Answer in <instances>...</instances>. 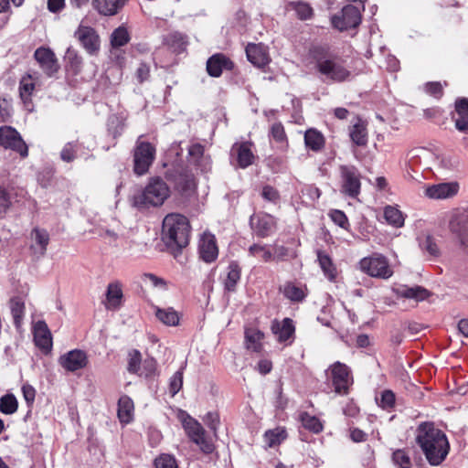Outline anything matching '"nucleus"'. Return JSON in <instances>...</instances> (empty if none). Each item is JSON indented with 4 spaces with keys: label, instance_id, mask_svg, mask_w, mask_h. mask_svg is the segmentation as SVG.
I'll return each instance as SVG.
<instances>
[{
    "label": "nucleus",
    "instance_id": "nucleus-22",
    "mask_svg": "<svg viewBox=\"0 0 468 468\" xmlns=\"http://www.w3.org/2000/svg\"><path fill=\"white\" fill-rule=\"evenodd\" d=\"M232 68L233 62L221 53L211 56L207 61V71L211 77L218 78L224 69L230 70Z\"/></svg>",
    "mask_w": 468,
    "mask_h": 468
},
{
    "label": "nucleus",
    "instance_id": "nucleus-21",
    "mask_svg": "<svg viewBox=\"0 0 468 468\" xmlns=\"http://www.w3.org/2000/svg\"><path fill=\"white\" fill-rule=\"evenodd\" d=\"M75 36L90 54H93L99 49V37L93 28L80 27L75 32Z\"/></svg>",
    "mask_w": 468,
    "mask_h": 468
},
{
    "label": "nucleus",
    "instance_id": "nucleus-57",
    "mask_svg": "<svg viewBox=\"0 0 468 468\" xmlns=\"http://www.w3.org/2000/svg\"><path fill=\"white\" fill-rule=\"evenodd\" d=\"M140 363H141V354L137 350H133L130 353V358L128 363V371L131 373H137L140 376L144 374V372H140Z\"/></svg>",
    "mask_w": 468,
    "mask_h": 468
},
{
    "label": "nucleus",
    "instance_id": "nucleus-53",
    "mask_svg": "<svg viewBox=\"0 0 468 468\" xmlns=\"http://www.w3.org/2000/svg\"><path fill=\"white\" fill-rule=\"evenodd\" d=\"M183 386V368L177 370L170 378L169 392L175 396Z\"/></svg>",
    "mask_w": 468,
    "mask_h": 468
},
{
    "label": "nucleus",
    "instance_id": "nucleus-25",
    "mask_svg": "<svg viewBox=\"0 0 468 468\" xmlns=\"http://www.w3.org/2000/svg\"><path fill=\"white\" fill-rule=\"evenodd\" d=\"M455 127L460 132H468V99L461 98L455 101V114L452 115Z\"/></svg>",
    "mask_w": 468,
    "mask_h": 468
},
{
    "label": "nucleus",
    "instance_id": "nucleus-33",
    "mask_svg": "<svg viewBox=\"0 0 468 468\" xmlns=\"http://www.w3.org/2000/svg\"><path fill=\"white\" fill-rule=\"evenodd\" d=\"M396 292L400 297L407 299H414L416 301H423L429 296V292L421 286H402L400 288H398Z\"/></svg>",
    "mask_w": 468,
    "mask_h": 468
},
{
    "label": "nucleus",
    "instance_id": "nucleus-38",
    "mask_svg": "<svg viewBox=\"0 0 468 468\" xmlns=\"http://www.w3.org/2000/svg\"><path fill=\"white\" fill-rule=\"evenodd\" d=\"M66 68L68 70L78 74L82 67V59L73 48H68L65 54Z\"/></svg>",
    "mask_w": 468,
    "mask_h": 468
},
{
    "label": "nucleus",
    "instance_id": "nucleus-42",
    "mask_svg": "<svg viewBox=\"0 0 468 468\" xmlns=\"http://www.w3.org/2000/svg\"><path fill=\"white\" fill-rule=\"evenodd\" d=\"M435 161L441 168L445 170L454 169L458 165L457 157L451 153L439 152L435 154Z\"/></svg>",
    "mask_w": 468,
    "mask_h": 468
},
{
    "label": "nucleus",
    "instance_id": "nucleus-30",
    "mask_svg": "<svg viewBox=\"0 0 468 468\" xmlns=\"http://www.w3.org/2000/svg\"><path fill=\"white\" fill-rule=\"evenodd\" d=\"M349 135L352 142L358 145L364 146L367 143V132L365 122L360 119L356 118V122L352 125L349 131Z\"/></svg>",
    "mask_w": 468,
    "mask_h": 468
},
{
    "label": "nucleus",
    "instance_id": "nucleus-32",
    "mask_svg": "<svg viewBox=\"0 0 468 468\" xmlns=\"http://www.w3.org/2000/svg\"><path fill=\"white\" fill-rule=\"evenodd\" d=\"M133 402L128 396H122L118 402V418L122 423H129L133 417Z\"/></svg>",
    "mask_w": 468,
    "mask_h": 468
},
{
    "label": "nucleus",
    "instance_id": "nucleus-24",
    "mask_svg": "<svg viewBox=\"0 0 468 468\" xmlns=\"http://www.w3.org/2000/svg\"><path fill=\"white\" fill-rule=\"evenodd\" d=\"M34 341L37 346L45 352L52 347V337L45 322L39 321L34 326Z\"/></svg>",
    "mask_w": 468,
    "mask_h": 468
},
{
    "label": "nucleus",
    "instance_id": "nucleus-35",
    "mask_svg": "<svg viewBox=\"0 0 468 468\" xmlns=\"http://www.w3.org/2000/svg\"><path fill=\"white\" fill-rule=\"evenodd\" d=\"M383 217L387 224L394 228H401L404 225L405 215L398 207H385Z\"/></svg>",
    "mask_w": 468,
    "mask_h": 468
},
{
    "label": "nucleus",
    "instance_id": "nucleus-34",
    "mask_svg": "<svg viewBox=\"0 0 468 468\" xmlns=\"http://www.w3.org/2000/svg\"><path fill=\"white\" fill-rule=\"evenodd\" d=\"M304 143L307 148L318 152L324 145V137L316 129H308L304 133Z\"/></svg>",
    "mask_w": 468,
    "mask_h": 468
},
{
    "label": "nucleus",
    "instance_id": "nucleus-4",
    "mask_svg": "<svg viewBox=\"0 0 468 468\" xmlns=\"http://www.w3.org/2000/svg\"><path fill=\"white\" fill-rule=\"evenodd\" d=\"M170 196L166 183L159 177L152 178L143 192L142 205H163Z\"/></svg>",
    "mask_w": 468,
    "mask_h": 468
},
{
    "label": "nucleus",
    "instance_id": "nucleus-19",
    "mask_svg": "<svg viewBox=\"0 0 468 468\" xmlns=\"http://www.w3.org/2000/svg\"><path fill=\"white\" fill-rule=\"evenodd\" d=\"M340 172L344 191L351 197L356 196L360 188L356 169L354 166L342 165L340 166Z\"/></svg>",
    "mask_w": 468,
    "mask_h": 468
},
{
    "label": "nucleus",
    "instance_id": "nucleus-41",
    "mask_svg": "<svg viewBox=\"0 0 468 468\" xmlns=\"http://www.w3.org/2000/svg\"><path fill=\"white\" fill-rule=\"evenodd\" d=\"M18 409V401L14 394H5L0 398V411L6 415H12Z\"/></svg>",
    "mask_w": 468,
    "mask_h": 468
},
{
    "label": "nucleus",
    "instance_id": "nucleus-3",
    "mask_svg": "<svg viewBox=\"0 0 468 468\" xmlns=\"http://www.w3.org/2000/svg\"><path fill=\"white\" fill-rule=\"evenodd\" d=\"M417 441L431 465L441 464L449 453L450 444L445 433L432 423L419 426Z\"/></svg>",
    "mask_w": 468,
    "mask_h": 468
},
{
    "label": "nucleus",
    "instance_id": "nucleus-23",
    "mask_svg": "<svg viewBox=\"0 0 468 468\" xmlns=\"http://www.w3.org/2000/svg\"><path fill=\"white\" fill-rule=\"evenodd\" d=\"M122 284L119 281L110 282L106 290L105 307L107 310H118L122 304Z\"/></svg>",
    "mask_w": 468,
    "mask_h": 468
},
{
    "label": "nucleus",
    "instance_id": "nucleus-6",
    "mask_svg": "<svg viewBox=\"0 0 468 468\" xmlns=\"http://www.w3.org/2000/svg\"><path fill=\"white\" fill-rule=\"evenodd\" d=\"M0 145L17 153L22 158L28 155V147L20 133L11 126L0 127Z\"/></svg>",
    "mask_w": 468,
    "mask_h": 468
},
{
    "label": "nucleus",
    "instance_id": "nucleus-43",
    "mask_svg": "<svg viewBox=\"0 0 468 468\" xmlns=\"http://www.w3.org/2000/svg\"><path fill=\"white\" fill-rule=\"evenodd\" d=\"M286 437L287 433L285 429L281 427L267 431L264 434L265 441L269 447L280 444Z\"/></svg>",
    "mask_w": 468,
    "mask_h": 468
},
{
    "label": "nucleus",
    "instance_id": "nucleus-36",
    "mask_svg": "<svg viewBox=\"0 0 468 468\" xmlns=\"http://www.w3.org/2000/svg\"><path fill=\"white\" fill-rule=\"evenodd\" d=\"M263 336V333L256 328L246 329L245 340L247 348L253 352H260L261 350V340Z\"/></svg>",
    "mask_w": 468,
    "mask_h": 468
},
{
    "label": "nucleus",
    "instance_id": "nucleus-17",
    "mask_svg": "<svg viewBox=\"0 0 468 468\" xmlns=\"http://www.w3.org/2000/svg\"><path fill=\"white\" fill-rule=\"evenodd\" d=\"M250 223L256 235L261 238L269 236L275 228L273 217L265 213L253 214Z\"/></svg>",
    "mask_w": 468,
    "mask_h": 468
},
{
    "label": "nucleus",
    "instance_id": "nucleus-51",
    "mask_svg": "<svg viewBox=\"0 0 468 468\" xmlns=\"http://www.w3.org/2000/svg\"><path fill=\"white\" fill-rule=\"evenodd\" d=\"M78 147V142L67 143L60 152L61 160L67 163L72 162L76 158Z\"/></svg>",
    "mask_w": 468,
    "mask_h": 468
},
{
    "label": "nucleus",
    "instance_id": "nucleus-14",
    "mask_svg": "<svg viewBox=\"0 0 468 468\" xmlns=\"http://www.w3.org/2000/svg\"><path fill=\"white\" fill-rule=\"evenodd\" d=\"M460 186L457 182H442L428 186L425 195L432 199H447L456 196Z\"/></svg>",
    "mask_w": 468,
    "mask_h": 468
},
{
    "label": "nucleus",
    "instance_id": "nucleus-28",
    "mask_svg": "<svg viewBox=\"0 0 468 468\" xmlns=\"http://www.w3.org/2000/svg\"><path fill=\"white\" fill-rule=\"evenodd\" d=\"M177 190L182 196L187 197L195 194L197 183L193 174L185 171L178 176L176 183Z\"/></svg>",
    "mask_w": 468,
    "mask_h": 468
},
{
    "label": "nucleus",
    "instance_id": "nucleus-37",
    "mask_svg": "<svg viewBox=\"0 0 468 468\" xmlns=\"http://www.w3.org/2000/svg\"><path fill=\"white\" fill-rule=\"evenodd\" d=\"M157 319L165 325L176 326L179 323V314L173 308H157L155 311Z\"/></svg>",
    "mask_w": 468,
    "mask_h": 468
},
{
    "label": "nucleus",
    "instance_id": "nucleus-7",
    "mask_svg": "<svg viewBox=\"0 0 468 468\" xmlns=\"http://www.w3.org/2000/svg\"><path fill=\"white\" fill-rule=\"evenodd\" d=\"M331 23L339 31L356 28L361 23V12L356 6L347 5L331 17Z\"/></svg>",
    "mask_w": 468,
    "mask_h": 468
},
{
    "label": "nucleus",
    "instance_id": "nucleus-62",
    "mask_svg": "<svg viewBox=\"0 0 468 468\" xmlns=\"http://www.w3.org/2000/svg\"><path fill=\"white\" fill-rule=\"evenodd\" d=\"M22 393L27 404L31 406L34 403L36 398L35 388L27 383L24 384L22 386Z\"/></svg>",
    "mask_w": 468,
    "mask_h": 468
},
{
    "label": "nucleus",
    "instance_id": "nucleus-26",
    "mask_svg": "<svg viewBox=\"0 0 468 468\" xmlns=\"http://www.w3.org/2000/svg\"><path fill=\"white\" fill-rule=\"evenodd\" d=\"M90 232L97 234L101 239L110 245L115 244L122 237V229L119 224L115 227L99 224L94 226Z\"/></svg>",
    "mask_w": 468,
    "mask_h": 468
},
{
    "label": "nucleus",
    "instance_id": "nucleus-49",
    "mask_svg": "<svg viewBox=\"0 0 468 468\" xmlns=\"http://www.w3.org/2000/svg\"><path fill=\"white\" fill-rule=\"evenodd\" d=\"M460 224L461 222L457 221V219H452L450 223L452 230L459 233L461 243L464 247L465 251L468 253V220L458 229L457 227Z\"/></svg>",
    "mask_w": 468,
    "mask_h": 468
},
{
    "label": "nucleus",
    "instance_id": "nucleus-39",
    "mask_svg": "<svg viewBox=\"0 0 468 468\" xmlns=\"http://www.w3.org/2000/svg\"><path fill=\"white\" fill-rule=\"evenodd\" d=\"M9 308L14 319V324L19 327L25 314V303L20 297L11 298L9 301Z\"/></svg>",
    "mask_w": 468,
    "mask_h": 468
},
{
    "label": "nucleus",
    "instance_id": "nucleus-54",
    "mask_svg": "<svg viewBox=\"0 0 468 468\" xmlns=\"http://www.w3.org/2000/svg\"><path fill=\"white\" fill-rule=\"evenodd\" d=\"M155 468H178L174 456L170 454H161L154 460Z\"/></svg>",
    "mask_w": 468,
    "mask_h": 468
},
{
    "label": "nucleus",
    "instance_id": "nucleus-56",
    "mask_svg": "<svg viewBox=\"0 0 468 468\" xmlns=\"http://www.w3.org/2000/svg\"><path fill=\"white\" fill-rule=\"evenodd\" d=\"M393 462L401 468H410L411 461L407 452L403 450H397L393 452Z\"/></svg>",
    "mask_w": 468,
    "mask_h": 468
},
{
    "label": "nucleus",
    "instance_id": "nucleus-11",
    "mask_svg": "<svg viewBox=\"0 0 468 468\" xmlns=\"http://www.w3.org/2000/svg\"><path fill=\"white\" fill-rule=\"evenodd\" d=\"M49 240V234L45 229L39 227L32 229L28 236V248L34 260L38 261L45 256Z\"/></svg>",
    "mask_w": 468,
    "mask_h": 468
},
{
    "label": "nucleus",
    "instance_id": "nucleus-2",
    "mask_svg": "<svg viewBox=\"0 0 468 468\" xmlns=\"http://www.w3.org/2000/svg\"><path fill=\"white\" fill-rule=\"evenodd\" d=\"M191 225L189 219L179 213L167 214L162 222L160 239L167 251L177 256L189 244Z\"/></svg>",
    "mask_w": 468,
    "mask_h": 468
},
{
    "label": "nucleus",
    "instance_id": "nucleus-8",
    "mask_svg": "<svg viewBox=\"0 0 468 468\" xmlns=\"http://www.w3.org/2000/svg\"><path fill=\"white\" fill-rule=\"evenodd\" d=\"M327 374L335 393L347 394L348 388L353 382L348 367L341 362H335L329 367Z\"/></svg>",
    "mask_w": 468,
    "mask_h": 468
},
{
    "label": "nucleus",
    "instance_id": "nucleus-52",
    "mask_svg": "<svg viewBox=\"0 0 468 468\" xmlns=\"http://www.w3.org/2000/svg\"><path fill=\"white\" fill-rule=\"evenodd\" d=\"M35 89V84L31 81V76L24 77L19 85V92L20 97L23 101H27L30 98L33 90Z\"/></svg>",
    "mask_w": 468,
    "mask_h": 468
},
{
    "label": "nucleus",
    "instance_id": "nucleus-16",
    "mask_svg": "<svg viewBox=\"0 0 468 468\" xmlns=\"http://www.w3.org/2000/svg\"><path fill=\"white\" fill-rule=\"evenodd\" d=\"M34 58L39 64L42 70L48 75L52 76L58 69V60L54 52L47 48L40 47L36 49Z\"/></svg>",
    "mask_w": 468,
    "mask_h": 468
},
{
    "label": "nucleus",
    "instance_id": "nucleus-45",
    "mask_svg": "<svg viewBox=\"0 0 468 468\" xmlns=\"http://www.w3.org/2000/svg\"><path fill=\"white\" fill-rule=\"evenodd\" d=\"M166 44L173 48L175 52H182L186 45V36L179 32L170 33L165 38Z\"/></svg>",
    "mask_w": 468,
    "mask_h": 468
},
{
    "label": "nucleus",
    "instance_id": "nucleus-50",
    "mask_svg": "<svg viewBox=\"0 0 468 468\" xmlns=\"http://www.w3.org/2000/svg\"><path fill=\"white\" fill-rule=\"evenodd\" d=\"M282 292L291 301L298 302L304 298L303 290L291 282L284 284Z\"/></svg>",
    "mask_w": 468,
    "mask_h": 468
},
{
    "label": "nucleus",
    "instance_id": "nucleus-61",
    "mask_svg": "<svg viewBox=\"0 0 468 468\" xmlns=\"http://www.w3.org/2000/svg\"><path fill=\"white\" fill-rule=\"evenodd\" d=\"M144 281L145 282H149L154 288H159L162 290L166 289V282L153 273H145L144 275Z\"/></svg>",
    "mask_w": 468,
    "mask_h": 468
},
{
    "label": "nucleus",
    "instance_id": "nucleus-46",
    "mask_svg": "<svg viewBox=\"0 0 468 468\" xmlns=\"http://www.w3.org/2000/svg\"><path fill=\"white\" fill-rule=\"evenodd\" d=\"M272 260L271 261H285L289 259H292L295 257V253L290 250L289 248L283 245L274 244L272 246Z\"/></svg>",
    "mask_w": 468,
    "mask_h": 468
},
{
    "label": "nucleus",
    "instance_id": "nucleus-31",
    "mask_svg": "<svg viewBox=\"0 0 468 468\" xmlns=\"http://www.w3.org/2000/svg\"><path fill=\"white\" fill-rule=\"evenodd\" d=\"M317 261L324 276L329 281L334 282L337 276V270L329 255L324 251L318 250Z\"/></svg>",
    "mask_w": 468,
    "mask_h": 468
},
{
    "label": "nucleus",
    "instance_id": "nucleus-29",
    "mask_svg": "<svg viewBox=\"0 0 468 468\" xmlns=\"http://www.w3.org/2000/svg\"><path fill=\"white\" fill-rule=\"evenodd\" d=\"M126 0H93L94 7L100 14L113 16L125 5Z\"/></svg>",
    "mask_w": 468,
    "mask_h": 468
},
{
    "label": "nucleus",
    "instance_id": "nucleus-20",
    "mask_svg": "<svg viewBox=\"0 0 468 468\" xmlns=\"http://www.w3.org/2000/svg\"><path fill=\"white\" fill-rule=\"evenodd\" d=\"M59 363L66 370L73 372L85 367L88 358L85 352L76 349L60 356Z\"/></svg>",
    "mask_w": 468,
    "mask_h": 468
},
{
    "label": "nucleus",
    "instance_id": "nucleus-60",
    "mask_svg": "<svg viewBox=\"0 0 468 468\" xmlns=\"http://www.w3.org/2000/svg\"><path fill=\"white\" fill-rule=\"evenodd\" d=\"M270 134L276 142L282 143L286 140L285 131L281 122H275L271 125Z\"/></svg>",
    "mask_w": 468,
    "mask_h": 468
},
{
    "label": "nucleus",
    "instance_id": "nucleus-47",
    "mask_svg": "<svg viewBox=\"0 0 468 468\" xmlns=\"http://www.w3.org/2000/svg\"><path fill=\"white\" fill-rule=\"evenodd\" d=\"M303 426L313 431L314 433H319L323 430V425L320 420L314 416L303 412L300 416Z\"/></svg>",
    "mask_w": 468,
    "mask_h": 468
},
{
    "label": "nucleus",
    "instance_id": "nucleus-18",
    "mask_svg": "<svg viewBox=\"0 0 468 468\" xmlns=\"http://www.w3.org/2000/svg\"><path fill=\"white\" fill-rule=\"evenodd\" d=\"M248 60L258 68H263L271 62L268 47L262 43H250L246 47Z\"/></svg>",
    "mask_w": 468,
    "mask_h": 468
},
{
    "label": "nucleus",
    "instance_id": "nucleus-44",
    "mask_svg": "<svg viewBox=\"0 0 468 468\" xmlns=\"http://www.w3.org/2000/svg\"><path fill=\"white\" fill-rule=\"evenodd\" d=\"M249 254L260 258L263 262H270L272 260V251L267 245L253 244L249 248Z\"/></svg>",
    "mask_w": 468,
    "mask_h": 468
},
{
    "label": "nucleus",
    "instance_id": "nucleus-59",
    "mask_svg": "<svg viewBox=\"0 0 468 468\" xmlns=\"http://www.w3.org/2000/svg\"><path fill=\"white\" fill-rule=\"evenodd\" d=\"M329 217L336 225L343 229H347V227L349 226L348 219L346 214L341 210H331V212L329 213Z\"/></svg>",
    "mask_w": 468,
    "mask_h": 468
},
{
    "label": "nucleus",
    "instance_id": "nucleus-13",
    "mask_svg": "<svg viewBox=\"0 0 468 468\" xmlns=\"http://www.w3.org/2000/svg\"><path fill=\"white\" fill-rule=\"evenodd\" d=\"M230 156L232 160H235L238 167L247 168L254 161L252 144L249 142L234 144L230 150Z\"/></svg>",
    "mask_w": 468,
    "mask_h": 468
},
{
    "label": "nucleus",
    "instance_id": "nucleus-9",
    "mask_svg": "<svg viewBox=\"0 0 468 468\" xmlns=\"http://www.w3.org/2000/svg\"><path fill=\"white\" fill-rule=\"evenodd\" d=\"M360 267L372 277L388 279L393 274L387 259L381 255L364 258L360 261Z\"/></svg>",
    "mask_w": 468,
    "mask_h": 468
},
{
    "label": "nucleus",
    "instance_id": "nucleus-12",
    "mask_svg": "<svg viewBox=\"0 0 468 468\" xmlns=\"http://www.w3.org/2000/svg\"><path fill=\"white\" fill-rule=\"evenodd\" d=\"M271 330L280 343L285 346L291 345L294 338L295 327L291 318H284L282 321L273 320Z\"/></svg>",
    "mask_w": 468,
    "mask_h": 468
},
{
    "label": "nucleus",
    "instance_id": "nucleus-58",
    "mask_svg": "<svg viewBox=\"0 0 468 468\" xmlns=\"http://www.w3.org/2000/svg\"><path fill=\"white\" fill-rule=\"evenodd\" d=\"M124 126V121L117 116H112L109 120V131L113 134L114 137L120 135L122 133Z\"/></svg>",
    "mask_w": 468,
    "mask_h": 468
},
{
    "label": "nucleus",
    "instance_id": "nucleus-64",
    "mask_svg": "<svg viewBox=\"0 0 468 468\" xmlns=\"http://www.w3.org/2000/svg\"><path fill=\"white\" fill-rule=\"evenodd\" d=\"M395 403V394L391 390H385L381 395L380 406L384 409L391 408Z\"/></svg>",
    "mask_w": 468,
    "mask_h": 468
},
{
    "label": "nucleus",
    "instance_id": "nucleus-55",
    "mask_svg": "<svg viewBox=\"0 0 468 468\" xmlns=\"http://www.w3.org/2000/svg\"><path fill=\"white\" fill-rule=\"evenodd\" d=\"M298 17L302 20L309 19L313 15L312 7L305 3L296 2L292 4Z\"/></svg>",
    "mask_w": 468,
    "mask_h": 468
},
{
    "label": "nucleus",
    "instance_id": "nucleus-5",
    "mask_svg": "<svg viewBox=\"0 0 468 468\" xmlns=\"http://www.w3.org/2000/svg\"><path fill=\"white\" fill-rule=\"evenodd\" d=\"M183 426L191 441L198 445L204 453L208 454L214 451V444L206 437L204 428L195 419L186 416L183 420Z\"/></svg>",
    "mask_w": 468,
    "mask_h": 468
},
{
    "label": "nucleus",
    "instance_id": "nucleus-27",
    "mask_svg": "<svg viewBox=\"0 0 468 468\" xmlns=\"http://www.w3.org/2000/svg\"><path fill=\"white\" fill-rule=\"evenodd\" d=\"M188 154L192 157L195 165H197L202 173L210 170L211 160L204 155V146L200 144H194L188 149Z\"/></svg>",
    "mask_w": 468,
    "mask_h": 468
},
{
    "label": "nucleus",
    "instance_id": "nucleus-1",
    "mask_svg": "<svg viewBox=\"0 0 468 468\" xmlns=\"http://www.w3.org/2000/svg\"><path fill=\"white\" fill-rule=\"evenodd\" d=\"M311 56L315 62L317 71L331 81H351L358 74L346 59L330 52L325 47H314L311 49Z\"/></svg>",
    "mask_w": 468,
    "mask_h": 468
},
{
    "label": "nucleus",
    "instance_id": "nucleus-48",
    "mask_svg": "<svg viewBox=\"0 0 468 468\" xmlns=\"http://www.w3.org/2000/svg\"><path fill=\"white\" fill-rule=\"evenodd\" d=\"M130 40L128 30L124 27L116 28L111 36V43L113 48L126 45Z\"/></svg>",
    "mask_w": 468,
    "mask_h": 468
},
{
    "label": "nucleus",
    "instance_id": "nucleus-15",
    "mask_svg": "<svg viewBox=\"0 0 468 468\" xmlns=\"http://www.w3.org/2000/svg\"><path fill=\"white\" fill-rule=\"evenodd\" d=\"M199 256L207 263H211L218 256V248L216 238L209 232H204L198 242Z\"/></svg>",
    "mask_w": 468,
    "mask_h": 468
},
{
    "label": "nucleus",
    "instance_id": "nucleus-10",
    "mask_svg": "<svg viewBox=\"0 0 468 468\" xmlns=\"http://www.w3.org/2000/svg\"><path fill=\"white\" fill-rule=\"evenodd\" d=\"M155 148L147 142H137L134 150V172L142 176L145 174L154 160Z\"/></svg>",
    "mask_w": 468,
    "mask_h": 468
},
{
    "label": "nucleus",
    "instance_id": "nucleus-40",
    "mask_svg": "<svg viewBox=\"0 0 468 468\" xmlns=\"http://www.w3.org/2000/svg\"><path fill=\"white\" fill-rule=\"evenodd\" d=\"M240 279V268L236 262H232L229 266L227 277L224 281L225 289L233 292Z\"/></svg>",
    "mask_w": 468,
    "mask_h": 468
},
{
    "label": "nucleus",
    "instance_id": "nucleus-63",
    "mask_svg": "<svg viewBox=\"0 0 468 468\" xmlns=\"http://www.w3.org/2000/svg\"><path fill=\"white\" fill-rule=\"evenodd\" d=\"M421 248L428 251L431 255L436 256L439 252V249L434 242L431 236H426L425 239L420 244Z\"/></svg>",
    "mask_w": 468,
    "mask_h": 468
}]
</instances>
